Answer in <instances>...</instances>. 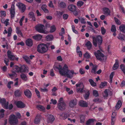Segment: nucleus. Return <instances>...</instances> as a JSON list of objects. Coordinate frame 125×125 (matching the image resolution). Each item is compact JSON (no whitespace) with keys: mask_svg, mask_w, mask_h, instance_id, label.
<instances>
[{"mask_svg":"<svg viewBox=\"0 0 125 125\" xmlns=\"http://www.w3.org/2000/svg\"><path fill=\"white\" fill-rule=\"evenodd\" d=\"M53 68L55 71L59 70L60 74L62 76H66L68 78H72L73 77V75L76 74L73 70H68V67L66 64H65L62 68L61 65L59 63H55Z\"/></svg>","mask_w":125,"mask_h":125,"instance_id":"obj_1","label":"nucleus"},{"mask_svg":"<svg viewBox=\"0 0 125 125\" xmlns=\"http://www.w3.org/2000/svg\"><path fill=\"white\" fill-rule=\"evenodd\" d=\"M50 43H41L38 45L37 48L38 52L41 53H43L46 52L48 50L49 44Z\"/></svg>","mask_w":125,"mask_h":125,"instance_id":"obj_2","label":"nucleus"},{"mask_svg":"<svg viewBox=\"0 0 125 125\" xmlns=\"http://www.w3.org/2000/svg\"><path fill=\"white\" fill-rule=\"evenodd\" d=\"M92 38L94 45L96 47L98 44L99 45V47L100 49L101 46L100 45L102 44L103 41L102 37L100 35L97 36L96 37L93 36L92 37Z\"/></svg>","mask_w":125,"mask_h":125,"instance_id":"obj_3","label":"nucleus"},{"mask_svg":"<svg viewBox=\"0 0 125 125\" xmlns=\"http://www.w3.org/2000/svg\"><path fill=\"white\" fill-rule=\"evenodd\" d=\"M102 50H97V52H94V54L97 59L100 61H104L106 59V58L102 53Z\"/></svg>","mask_w":125,"mask_h":125,"instance_id":"obj_4","label":"nucleus"},{"mask_svg":"<svg viewBox=\"0 0 125 125\" xmlns=\"http://www.w3.org/2000/svg\"><path fill=\"white\" fill-rule=\"evenodd\" d=\"M36 30L39 33L47 34L49 32L45 29L44 26L42 24H40L36 26Z\"/></svg>","mask_w":125,"mask_h":125,"instance_id":"obj_5","label":"nucleus"},{"mask_svg":"<svg viewBox=\"0 0 125 125\" xmlns=\"http://www.w3.org/2000/svg\"><path fill=\"white\" fill-rule=\"evenodd\" d=\"M9 121L11 125H17L18 123V121L16 116L13 114L10 115Z\"/></svg>","mask_w":125,"mask_h":125,"instance_id":"obj_6","label":"nucleus"},{"mask_svg":"<svg viewBox=\"0 0 125 125\" xmlns=\"http://www.w3.org/2000/svg\"><path fill=\"white\" fill-rule=\"evenodd\" d=\"M0 104H1L2 107L6 109L8 108V102H6L4 98H0Z\"/></svg>","mask_w":125,"mask_h":125,"instance_id":"obj_7","label":"nucleus"},{"mask_svg":"<svg viewBox=\"0 0 125 125\" xmlns=\"http://www.w3.org/2000/svg\"><path fill=\"white\" fill-rule=\"evenodd\" d=\"M7 55L8 58L9 59L12 61L15 60L18 61V58L16 57L10 51H8L7 52Z\"/></svg>","mask_w":125,"mask_h":125,"instance_id":"obj_8","label":"nucleus"},{"mask_svg":"<svg viewBox=\"0 0 125 125\" xmlns=\"http://www.w3.org/2000/svg\"><path fill=\"white\" fill-rule=\"evenodd\" d=\"M16 5L19 9L21 12H24L26 9V7L25 5L21 3H18L16 4Z\"/></svg>","mask_w":125,"mask_h":125,"instance_id":"obj_9","label":"nucleus"},{"mask_svg":"<svg viewBox=\"0 0 125 125\" xmlns=\"http://www.w3.org/2000/svg\"><path fill=\"white\" fill-rule=\"evenodd\" d=\"M77 104L76 100L73 99L70 101L69 103V106L71 108L74 107Z\"/></svg>","mask_w":125,"mask_h":125,"instance_id":"obj_10","label":"nucleus"},{"mask_svg":"<svg viewBox=\"0 0 125 125\" xmlns=\"http://www.w3.org/2000/svg\"><path fill=\"white\" fill-rule=\"evenodd\" d=\"M68 10L72 12H74L76 10V7L73 4L69 5L68 7Z\"/></svg>","mask_w":125,"mask_h":125,"instance_id":"obj_11","label":"nucleus"},{"mask_svg":"<svg viewBox=\"0 0 125 125\" xmlns=\"http://www.w3.org/2000/svg\"><path fill=\"white\" fill-rule=\"evenodd\" d=\"M15 6L14 4H12L11 6V10H10L11 16L13 18L15 14Z\"/></svg>","mask_w":125,"mask_h":125,"instance_id":"obj_12","label":"nucleus"},{"mask_svg":"<svg viewBox=\"0 0 125 125\" xmlns=\"http://www.w3.org/2000/svg\"><path fill=\"white\" fill-rule=\"evenodd\" d=\"M66 105L65 103H59L58 107L60 110L62 111L64 110L65 108Z\"/></svg>","mask_w":125,"mask_h":125,"instance_id":"obj_13","label":"nucleus"},{"mask_svg":"<svg viewBox=\"0 0 125 125\" xmlns=\"http://www.w3.org/2000/svg\"><path fill=\"white\" fill-rule=\"evenodd\" d=\"M95 121V120L93 119H89L86 122V125H94V122Z\"/></svg>","mask_w":125,"mask_h":125,"instance_id":"obj_14","label":"nucleus"},{"mask_svg":"<svg viewBox=\"0 0 125 125\" xmlns=\"http://www.w3.org/2000/svg\"><path fill=\"white\" fill-rule=\"evenodd\" d=\"M16 105L17 106L20 108H23L25 107V105L21 102L18 101L17 102Z\"/></svg>","mask_w":125,"mask_h":125,"instance_id":"obj_15","label":"nucleus"},{"mask_svg":"<svg viewBox=\"0 0 125 125\" xmlns=\"http://www.w3.org/2000/svg\"><path fill=\"white\" fill-rule=\"evenodd\" d=\"M21 73L28 72V68L25 65H23L21 66Z\"/></svg>","mask_w":125,"mask_h":125,"instance_id":"obj_16","label":"nucleus"},{"mask_svg":"<svg viewBox=\"0 0 125 125\" xmlns=\"http://www.w3.org/2000/svg\"><path fill=\"white\" fill-rule=\"evenodd\" d=\"M41 119V117L40 115H37L34 121V123L35 124H38L40 122Z\"/></svg>","mask_w":125,"mask_h":125,"instance_id":"obj_17","label":"nucleus"},{"mask_svg":"<svg viewBox=\"0 0 125 125\" xmlns=\"http://www.w3.org/2000/svg\"><path fill=\"white\" fill-rule=\"evenodd\" d=\"M16 32L18 36L19 37H23V35L22 32L20 30L19 27H17L16 28Z\"/></svg>","mask_w":125,"mask_h":125,"instance_id":"obj_18","label":"nucleus"},{"mask_svg":"<svg viewBox=\"0 0 125 125\" xmlns=\"http://www.w3.org/2000/svg\"><path fill=\"white\" fill-rule=\"evenodd\" d=\"M79 105L82 107H87L88 106V104L85 101L82 100L80 101Z\"/></svg>","mask_w":125,"mask_h":125,"instance_id":"obj_19","label":"nucleus"},{"mask_svg":"<svg viewBox=\"0 0 125 125\" xmlns=\"http://www.w3.org/2000/svg\"><path fill=\"white\" fill-rule=\"evenodd\" d=\"M49 116L47 121L48 123H52L54 120V116L51 115H49Z\"/></svg>","mask_w":125,"mask_h":125,"instance_id":"obj_20","label":"nucleus"},{"mask_svg":"<svg viewBox=\"0 0 125 125\" xmlns=\"http://www.w3.org/2000/svg\"><path fill=\"white\" fill-rule=\"evenodd\" d=\"M26 45L29 46H31L33 45V42L32 40L30 39H28L26 42Z\"/></svg>","mask_w":125,"mask_h":125,"instance_id":"obj_21","label":"nucleus"},{"mask_svg":"<svg viewBox=\"0 0 125 125\" xmlns=\"http://www.w3.org/2000/svg\"><path fill=\"white\" fill-rule=\"evenodd\" d=\"M110 92L109 89H106L104 91V93L103 94V96L105 99H106L108 97V93Z\"/></svg>","mask_w":125,"mask_h":125,"instance_id":"obj_22","label":"nucleus"},{"mask_svg":"<svg viewBox=\"0 0 125 125\" xmlns=\"http://www.w3.org/2000/svg\"><path fill=\"white\" fill-rule=\"evenodd\" d=\"M24 93L25 95L28 97L30 98L31 96V94L29 90L28 89L25 90L24 92Z\"/></svg>","mask_w":125,"mask_h":125,"instance_id":"obj_23","label":"nucleus"},{"mask_svg":"<svg viewBox=\"0 0 125 125\" xmlns=\"http://www.w3.org/2000/svg\"><path fill=\"white\" fill-rule=\"evenodd\" d=\"M119 66V61L117 59L115 60V63L114 64L113 68L114 70H116Z\"/></svg>","mask_w":125,"mask_h":125,"instance_id":"obj_24","label":"nucleus"},{"mask_svg":"<svg viewBox=\"0 0 125 125\" xmlns=\"http://www.w3.org/2000/svg\"><path fill=\"white\" fill-rule=\"evenodd\" d=\"M42 36L40 34H37L32 36V38L35 40L38 41L41 39Z\"/></svg>","mask_w":125,"mask_h":125,"instance_id":"obj_25","label":"nucleus"},{"mask_svg":"<svg viewBox=\"0 0 125 125\" xmlns=\"http://www.w3.org/2000/svg\"><path fill=\"white\" fill-rule=\"evenodd\" d=\"M103 10L104 14L107 15L110 14V11L108 8H104L103 9Z\"/></svg>","mask_w":125,"mask_h":125,"instance_id":"obj_26","label":"nucleus"},{"mask_svg":"<svg viewBox=\"0 0 125 125\" xmlns=\"http://www.w3.org/2000/svg\"><path fill=\"white\" fill-rule=\"evenodd\" d=\"M46 39L47 41H51L53 39V37L52 35H48L46 37Z\"/></svg>","mask_w":125,"mask_h":125,"instance_id":"obj_27","label":"nucleus"},{"mask_svg":"<svg viewBox=\"0 0 125 125\" xmlns=\"http://www.w3.org/2000/svg\"><path fill=\"white\" fill-rule=\"evenodd\" d=\"M117 38L118 39L123 41L124 40L125 36L121 33H120L119 34L118 36L117 37Z\"/></svg>","mask_w":125,"mask_h":125,"instance_id":"obj_28","label":"nucleus"},{"mask_svg":"<svg viewBox=\"0 0 125 125\" xmlns=\"http://www.w3.org/2000/svg\"><path fill=\"white\" fill-rule=\"evenodd\" d=\"M20 76L21 78L24 81H26L27 80L28 78L25 74L22 73L21 75Z\"/></svg>","mask_w":125,"mask_h":125,"instance_id":"obj_29","label":"nucleus"},{"mask_svg":"<svg viewBox=\"0 0 125 125\" xmlns=\"http://www.w3.org/2000/svg\"><path fill=\"white\" fill-rule=\"evenodd\" d=\"M85 45L87 47L88 49L89 50L92 47V44L91 42L89 41L87 42L85 44Z\"/></svg>","mask_w":125,"mask_h":125,"instance_id":"obj_30","label":"nucleus"},{"mask_svg":"<svg viewBox=\"0 0 125 125\" xmlns=\"http://www.w3.org/2000/svg\"><path fill=\"white\" fill-rule=\"evenodd\" d=\"M14 70L15 72L21 73V67H20L17 66H15L14 67Z\"/></svg>","mask_w":125,"mask_h":125,"instance_id":"obj_31","label":"nucleus"},{"mask_svg":"<svg viewBox=\"0 0 125 125\" xmlns=\"http://www.w3.org/2000/svg\"><path fill=\"white\" fill-rule=\"evenodd\" d=\"M56 30V28L55 26L53 25L50 27L49 32L50 33H52L55 31Z\"/></svg>","mask_w":125,"mask_h":125,"instance_id":"obj_32","label":"nucleus"},{"mask_svg":"<svg viewBox=\"0 0 125 125\" xmlns=\"http://www.w3.org/2000/svg\"><path fill=\"white\" fill-rule=\"evenodd\" d=\"M122 105V103L120 100H119L117 102L116 106V109L118 110L121 107Z\"/></svg>","mask_w":125,"mask_h":125,"instance_id":"obj_33","label":"nucleus"},{"mask_svg":"<svg viewBox=\"0 0 125 125\" xmlns=\"http://www.w3.org/2000/svg\"><path fill=\"white\" fill-rule=\"evenodd\" d=\"M97 66L96 65H93L92 67V69L91 71V72L93 73L94 74L96 73V70L97 68Z\"/></svg>","mask_w":125,"mask_h":125,"instance_id":"obj_34","label":"nucleus"},{"mask_svg":"<svg viewBox=\"0 0 125 125\" xmlns=\"http://www.w3.org/2000/svg\"><path fill=\"white\" fill-rule=\"evenodd\" d=\"M36 107L38 110L41 111H43L45 109L44 107L40 105H37L36 106Z\"/></svg>","mask_w":125,"mask_h":125,"instance_id":"obj_35","label":"nucleus"},{"mask_svg":"<svg viewBox=\"0 0 125 125\" xmlns=\"http://www.w3.org/2000/svg\"><path fill=\"white\" fill-rule=\"evenodd\" d=\"M30 17L32 19V20L34 21H35V19L33 13L32 12H30L29 14Z\"/></svg>","mask_w":125,"mask_h":125,"instance_id":"obj_36","label":"nucleus"},{"mask_svg":"<svg viewBox=\"0 0 125 125\" xmlns=\"http://www.w3.org/2000/svg\"><path fill=\"white\" fill-rule=\"evenodd\" d=\"M22 57L27 63H30V61L28 56L26 55H24Z\"/></svg>","mask_w":125,"mask_h":125,"instance_id":"obj_37","label":"nucleus"},{"mask_svg":"<svg viewBox=\"0 0 125 125\" xmlns=\"http://www.w3.org/2000/svg\"><path fill=\"white\" fill-rule=\"evenodd\" d=\"M119 29L121 31L125 33V25H121L119 27Z\"/></svg>","mask_w":125,"mask_h":125,"instance_id":"obj_38","label":"nucleus"},{"mask_svg":"<svg viewBox=\"0 0 125 125\" xmlns=\"http://www.w3.org/2000/svg\"><path fill=\"white\" fill-rule=\"evenodd\" d=\"M47 6L46 5L44 4L43 5L42 7V9L45 13H48V10L46 9Z\"/></svg>","mask_w":125,"mask_h":125,"instance_id":"obj_39","label":"nucleus"},{"mask_svg":"<svg viewBox=\"0 0 125 125\" xmlns=\"http://www.w3.org/2000/svg\"><path fill=\"white\" fill-rule=\"evenodd\" d=\"M89 81L91 85L93 86H96V84L94 81L93 80L91 79L89 80Z\"/></svg>","mask_w":125,"mask_h":125,"instance_id":"obj_40","label":"nucleus"},{"mask_svg":"<svg viewBox=\"0 0 125 125\" xmlns=\"http://www.w3.org/2000/svg\"><path fill=\"white\" fill-rule=\"evenodd\" d=\"M77 88H84V85L82 83H79L76 84Z\"/></svg>","mask_w":125,"mask_h":125,"instance_id":"obj_41","label":"nucleus"},{"mask_svg":"<svg viewBox=\"0 0 125 125\" xmlns=\"http://www.w3.org/2000/svg\"><path fill=\"white\" fill-rule=\"evenodd\" d=\"M5 111V110L3 109H2L0 110V118L4 116Z\"/></svg>","mask_w":125,"mask_h":125,"instance_id":"obj_42","label":"nucleus"},{"mask_svg":"<svg viewBox=\"0 0 125 125\" xmlns=\"http://www.w3.org/2000/svg\"><path fill=\"white\" fill-rule=\"evenodd\" d=\"M21 92L19 90H18L15 91L14 94L16 96H19L21 95Z\"/></svg>","mask_w":125,"mask_h":125,"instance_id":"obj_43","label":"nucleus"},{"mask_svg":"<svg viewBox=\"0 0 125 125\" xmlns=\"http://www.w3.org/2000/svg\"><path fill=\"white\" fill-rule=\"evenodd\" d=\"M114 74V72H112L110 74V82L111 83L112 82V79L113 76Z\"/></svg>","mask_w":125,"mask_h":125,"instance_id":"obj_44","label":"nucleus"},{"mask_svg":"<svg viewBox=\"0 0 125 125\" xmlns=\"http://www.w3.org/2000/svg\"><path fill=\"white\" fill-rule=\"evenodd\" d=\"M84 57L86 59L90 58L91 56L90 54L87 52H86L84 54Z\"/></svg>","mask_w":125,"mask_h":125,"instance_id":"obj_45","label":"nucleus"},{"mask_svg":"<svg viewBox=\"0 0 125 125\" xmlns=\"http://www.w3.org/2000/svg\"><path fill=\"white\" fill-rule=\"evenodd\" d=\"M107 83L106 82H102L100 86V88H104V87L106 85Z\"/></svg>","mask_w":125,"mask_h":125,"instance_id":"obj_46","label":"nucleus"},{"mask_svg":"<svg viewBox=\"0 0 125 125\" xmlns=\"http://www.w3.org/2000/svg\"><path fill=\"white\" fill-rule=\"evenodd\" d=\"M84 88H77L76 89V91L78 93H82L83 92Z\"/></svg>","mask_w":125,"mask_h":125,"instance_id":"obj_47","label":"nucleus"},{"mask_svg":"<svg viewBox=\"0 0 125 125\" xmlns=\"http://www.w3.org/2000/svg\"><path fill=\"white\" fill-rule=\"evenodd\" d=\"M9 75L11 79H13L16 77L17 76V74L15 73H13V74H9Z\"/></svg>","mask_w":125,"mask_h":125,"instance_id":"obj_48","label":"nucleus"},{"mask_svg":"<svg viewBox=\"0 0 125 125\" xmlns=\"http://www.w3.org/2000/svg\"><path fill=\"white\" fill-rule=\"evenodd\" d=\"M39 89L42 92H47L48 91L47 89L45 88H40Z\"/></svg>","mask_w":125,"mask_h":125,"instance_id":"obj_49","label":"nucleus"},{"mask_svg":"<svg viewBox=\"0 0 125 125\" xmlns=\"http://www.w3.org/2000/svg\"><path fill=\"white\" fill-rule=\"evenodd\" d=\"M93 95L94 96L96 97L98 96L99 94L98 91L95 90H94L93 91Z\"/></svg>","mask_w":125,"mask_h":125,"instance_id":"obj_50","label":"nucleus"},{"mask_svg":"<svg viewBox=\"0 0 125 125\" xmlns=\"http://www.w3.org/2000/svg\"><path fill=\"white\" fill-rule=\"evenodd\" d=\"M81 123H83L84 122L85 116L83 115H81L80 117Z\"/></svg>","mask_w":125,"mask_h":125,"instance_id":"obj_51","label":"nucleus"},{"mask_svg":"<svg viewBox=\"0 0 125 125\" xmlns=\"http://www.w3.org/2000/svg\"><path fill=\"white\" fill-rule=\"evenodd\" d=\"M120 68L122 71L125 73V67L124 64H121L120 66Z\"/></svg>","mask_w":125,"mask_h":125,"instance_id":"obj_52","label":"nucleus"},{"mask_svg":"<svg viewBox=\"0 0 125 125\" xmlns=\"http://www.w3.org/2000/svg\"><path fill=\"white\" fill-rule=\"evenodd\" d=\"M1 17H4L6 15V12L5 11H0Z\"/></svg>","mask_w":125,"mask_h":125,"instance_id":"obj_53","label":"nucleus"},{"mask_svg":"<svg viewBox=\"0 0 125 125\" xmlns=\"http://www.w3.org/2000/svg\"><path fill=\"white\" fill-rule=\"evenodd\" d=\"M90 93L88 91L85 94L84 96V97L85 100L87 99L88 98L89 95Z\"/></svg>","mask_w":125,"mask_h":125,"instance_id":"obj_54","label":"nucleus"},{"mask_svg":"<svg viewBox=\"0 0 125 125\" xmlns=\"http://www.w3.org/2000/svg\"><path fill=\"white\" fill-rule=\"evenodd\" d=\"M83 4V2L82 1H79L77 3V5L79 7L81 6Z\"/></svg>","mask_w":125,"mask_h":125,"instance_id":"obj_55","label":"nucleus"},{"mask_svg":"<svg viewBox=\"0 0 125 125\" xmlns=\"http://www.w3.org/2000/svg\"><path fill=\"white\" fill-rule=\"evenodd\" d=\"M35 91L38 97V98L40 97V92L37 89L35 88Z\"/></svg>","mask_w":125,"mask_h":125,"instance_id":"obj_56","label":"nucleus"},{"mask_svg":"<svg viewBox=\"0 0 125 125\" xmlns=\"http://www.w3.org/2000/svg\"><path fill=\"white\" fill-rule=\"evenodd\" d=\"M13 83L12 81H10L7 84V87L9 88L10 89L11 88V85L13 84Z\"/></svg>","mask_w":125,"mask_h":125,"instance_id":"obj_57","label":"nucleus"},{"mask_svg":"<svg viewBox=\"0 0 125 125\" xmlns=\"http://www.w3.org/2000/svg\"><path fill=\"white\" fill-rule=\"evenodd\" d=\"M59 6L62 8H64L66 6L65 3L63 2H61L60 3L59 5Z\"/></svg>","mask_w":125,"mask_h":125,"instance_id":"obj_58","label":"nucleus"},{"mask_svg":"<svg viewBox=\"0 0 125 125\" xmlns=\"http://www.w3.org/2000/svg\"><path fill=\"white\" fill-rule=\"evenodd\" d=\"M79 72L81 74H84L85 72V70L82 68H80Z\"/></svg>","mask_w":125,"mask_h":125,"instance_id":"obj_59","label":"nucleus"},{"mask_svg":"<svg viewBox=\"0 0 125 125\" xmlns=\"http://www.w3.org/2000/svg\"><path fill=\"white\" fill-rule=\"evenodd\" d=\"M116 27L114 25H112L111 29V31L113 32H115L116 31Z\"/></svg>","mask_w":125,"mask_h":125,"instance_id":"obj_60","label":"nucleus"},{"mask_svg":"<svg viewBox=\"0 0 125 125\" xmlns=\"http://www.w3.org/2000/svg\"><path fill=\"white\" fill-rule=\"evenodd\" d=\"M114 19L115 22L117 24L120 25L121 24V23L120 21L117 18L115 17L114 18Z\"/></svg>","mask_w":125,"mask_h":125,"instance_id":"obj_61","label":"nucleus"},{"mask_svg":"<svg viewBox=\"0 0 125 125\" xmlns=\"http://www.w3.org/2000/svg\"><path fill=\"white\" fill-rule=\"evenodd\" d=\"M101 31L102 34L104 35L106 31L104 27H102L101 28Z\"/></svg>","mask_w":125,"mask_h":125,"instance_id":"obj_62","label":"nucleus"},{"mask_svg":"<svg viewBox=\"0 0 125 125\" xmlns=\"http://www.w3.org/2000/svg\"><path fill=\"white\" fill-rule=\"evenodd\" d=\"M24 17H25L24 16H23L20 19L19 21V23L21 26H22V22L24 19Z\"/></svg>","mask_w":125,"mask_h":125,"instance_id":"obj_63","label":"nucleus"},{"mask_svg":"<svg viewBox=\"0 0 125 125\" xmlns=\"http://www.w3.org/2000/svg\"><path fill=\"white\" fill-rule=\"evenodd\" d=\"M16 115L17 117H16L20 119L21 117V115L19 113H16Z\"/></svg>","mask_w":125,"mask_h":125,"instance_id":"obj_64","label":"nucleus"}]
</instances>
